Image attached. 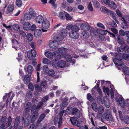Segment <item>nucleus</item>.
I'll list each match as a JSON object with an SVG mask.
<instances>
[{"instance_id":"58","label":"nucleus","mask_w":129,"mask_h":129,"mask_svg":"<svg viewBox=\"0 0 129 129\" xmlns=\"http://www.w3.org/2000/svg\"><path fill=\"white\" fill-rule=\"evenodd\" d=\"M6 119L7 117L5 116H3L1 120L0 121V122L2 123L1 124H5L6 122Z\"/></svg>"},{"instance_id":"51","label":"nucleus","mask_w":129,"mask_h":129,"mask_svg":"<svg viewBox=\"0 0 129 129\" xmlns=\"http://www.w3.org/2000/svg\"><path fill=\"white\" fill-rule=\"evenodd\" d=\"M68 102L67 100L63 101L61 105V107L62 108H64L66 107L68 105Z\"/></svg>"},{"instance_id":"21","label":"nucleus","mask_w":129,"mask_h":129,"mask_svg":"<svg viewBox=\"0 0 129 129\" xmlns=\"http://www.w3.org/2000/svg\"><path fill=\"white\" fill-rule=\"evenodd\" d=\"M108 7L112 9H115L117 8L115 3L113 1H111L108 5Z\"/></svg>"},{"instance_id":"52","label":"nucleus","mask_w":129,"mask_h":129,"mask_svg":"<svg viewBox=\"0 0 129 129\" xmlns=\"http://www.w3.org/2000/svg\"><path fill=\"white\" fill-rule=\"evenodd\" d=\"M34 86L35 87V89L36 90L38 91L39 92L42 91V89L41 86H40L37 84H35Z\"/></svg>"},{"instance_id":"22","label":"nucleus","mask_w":129,"mask_h":129,"mask_svg":"<svg viewBox=\"0 0 129 129\" xmlns=\"http://www.w3.org/2000/svg\"><path fill=\"white\" fill-rule=\"evenodd\" d=\"M68 110L70 111L71 110V113L73 115H75L78 111V109L77 108L74 107L73 108L71 107H70L68 108Z\"/></svg>"},{"instance_id":"9","label":"nucleus","mask_w":129,"mask_h":129,"mask_svg":"<svg viewBox=\"0 0 129 129\" xmlns=\"http://www.w3.org/2000/svg\"><path fill=\"white\" fill-rule=\"evenodd\" d=\"M81 28L84 31H88L90 30L91 27L88 23H83L81 24Z\"/></svg>"},{"instance_id":"25","label":"nucleus","mask_w":129,"mask_h":129,"mask_svg":"<svg viewBox=\"0 0 129 129\" xmlns=\"http://www.w3.org/2000/svg\"><path fill=\"white\" fill-rule=\"evenodd\" d=\"M13 47L15 48L17 47L18 45V42L15 39H12L11 40Z\"/></svg>"},{"instance_id":"31","label":"nucleus","mask_w":129,"mask_h":129,"mask_svg":"<svg viewBox=\"0 0 129 129\" xmlns=\"http://www.w3.org/2000/svg\"><path fill=\"white\" fill-rule=\"evenodd\" d=\"M127 23L125 21L122 22L121 26L122 28L125 29H127L128 28V25Z\"/></svg>"},{"instance_id":"7","label":"nucleus","mask_w":129,"mask_h":129,"mask_svg":"<svg viewBox=\"0 0 129 129\" xmlns=\"http://www.w3.org/2000/svg\"><path fill=\"white\" fill-rule=\"evenodd\" d=\"M69 35L70 37L73 39H77L79 37V33L76 32L70 31L69 32Z\"/></svg>"},{"instance_id":"40","label":"nucleus","mask_w":129,"mask_h":129,"mask_svg":"<svg viewBox=\"0 0 129 129\" xmlns=\"http://www.w3.org/2000/svg\"><path fill=\"white\" fill-rule=\"evenodd\" d=\"M33 70V66L30 65H29L27 67V71L28 74H31Z\"/></svg>"},{"instance_id":"43","label":"nucleus","mask_w":129,"mask_h":129,"mask_svg":"<svg viewBox=\"0 0 129 129\" xmlns=\"http://www.w3.org/2000/svg\"><path fill=\"white\" fill-rule=\"evenodd\" d=\"M103 90L104 92H106L108 95H109L110 90L107 87L105 88V86H104L103 87Z\"/></svg>"},{"instance_id":"19","label":"nucleus","mask_w":129,"mask_h":129,"mask_svg":"<svg viewBox=\"0 0 129 129\" xmlns=\"http://www.w3.org/2000/svg\"><path fill=\"white\" fill-rule=\"evenodd\" d=\"M42 31L41 29H36L34 32V35L35 37L39 38L41 36L42 34Z\"/></svg>"},{"instance_id":"61","label":"nucleus","mask_w":129,"mask_h":129,"mask_svg":"<svg viewBox=\"0 0 129 129\" xmlns=\"http://www.w3.org/2000/svg\"><path fill=\"white\" fill-rule=\"evenodd\" d=\"M125 31L124 32V30L122 29H120L119 31V34L120 35L121 37L124 36L125 35Z\"/></svg>"},{"instance_id":"41","label":"nucleus","mask_w":129,"mask_h":129,"mask_svg":"<svg viewBox=\"0 0 129 129\" xmlns=\"http://www.w3.org/2000/svg\"><path fill=\"white\" fill-rule=\"evenodd\" d=\"M105 106L107 108H109L110 106V103L108 99L103 100Z\"/></svg>"},{"instance_id":"42","label":"nucleus","mask_w":129,"mask_h":129,"mask_svg":"<svg viewBox=\"0 0 129 129\" xmlns=\"http://www.w3.org/2000/svg\"><path fill=\"white\" fill-rule=\"evenodd\" d=\"M124 119H123L124 123L127 124H129V117L128 116L125 115L124 117Z\"/></svg>"},{"instance_id":"62","label":"nucleus","mask_w":129,"mask_h":129,"mask_svg":"<svg viewBox=\"0 0 129 129\" xmlns=\"http://www.w3.org/2000/svg\"><path fill=\"white\" fill-rule=\"evenodd\" d=\"M46 85V83L45 80L42 81L41 83L40 86L42 88H45Z\"/></svg>"},{"instance_id":"34","label":"nucleus","mask_w":129,"mask_h":129,"mask_svg":"<svg viewBox=\"0 0 129 129\" xmlns=\"http://www.w3.org/2000/svg\"><path fill=\"white\" fill-rule=\"evenodd\" d=\"M25 19L28 20H30L32 18V17L29 13H25L24 15Z\"/></svg>"},{"instance_id":"26","label":"nucleus","mask_w":129,"mask_h":129,"mask_svg":"<svg viewBox=\"0 0 129 129\" xmlns=\"http://www.w3.org/2000/svg\"><path fill=\"white\" fill-rule=\"evenodd\" d=\"M66 12L65 11L60 12L59 14V17L60 19L63 20L65 18Z\"/></svg>"},{"instance_id":"6","label":"nucleus","mask_w":129,"mask_h":129,"mask_svg":"<svg viewBox=\"0 0 129 129\" xmlns=\"http://www.w3.org/2000/svg\"><path fill=\"white\" fill-rule=\"evenodd\" d=\"M28 58L30 60H32L36 56V51L31 50L30 51L27 52Z\"/></svg>"},{"instance_id":"10","label":"nucleus","mask_w":129,"mask_h":129,"mask_svg":"<svg viewBox=\"0 0 129 129\" xmlns=\"http://www.w3.org/2000/svg\"><path fill=\"white\" fill-rule=\"evenodd\" d=\"M121 47H123L118 48L117 49V51L119 53L122 54L123 53H126L125 48L127 47V45L121 46Z\"/></svg>"},{"instance_id":"54","label":"nucleus","mask_w":129,"mask_h":129,"mask_svg":"<svg viewBox=\"0 0 129 129\" xmlns=\"http://www.w3.org/2000/svg\"><path fill=\"white\" fill-rule=\"evenodd\" d=\"M16 4L19 7H21L22 5V2L21 0H16Z\"/></svg>"},{"instance_id":"17","label":"nucleus","mask_w":129,"mask_h":129,"mask_svg":"<svg viewBox=\"0 0 129 129\" xmlns=\"http://www.w3.org/2000/svg\"><path fill=\"white\" fill-rule=\"evenodd\" d=\"M36 20L37 22L40 24L42 23L44 20V17L42 16L38 15L36 17Z\"/></svg>"},{"instance_id":"60","label":"nucleus","mask_w":129,"mask_h":129,"mask_svg":"<svg viewBox=\"0 0 129 129\" xmlns=\"http://www.w3.org/2000/svg\"><path fill=\"white\" fill-rule=\"evenodd\" d=\"M43 62L45 64H50V61L47 58H45L43 59Z\"/></svg>"},{"instance_id":"39","label":"nucleus","mask_w":129,"mask_h":129,"mask_svg":"<svg viewBox=\"0 0 129 129\" xmlns=\"http://www.w3.org/2000/svg\"><path fill=\"white\" fill-rule=\"evenodd\" d=\"M82 35L83 38L86 39H88L89 37V34L88 33L85 31L82 33Z\"/></svg>"},{"instance_id":"32","label":"nucleus","mask_w":129,"mask_h":129,"mask_svg":"<svg viewBox=\"0 0 129 129\" xmlns=\"http://www.w3.org/2000/svg\"><path fill=\"white\" fill-rule=\"evenodd\" d=\"M92 2L93 5L95 8H98L100 7V5L98 1L94 0Z\"/></svg>"},{"instance_id":"38","label":"nucleus","mask_w":129,"mask_h":129,"mask_svg":"<svg viewBox=\"0 0 129 129\" xmlns=\"http://www.w3.org/2000/svg\"><path fill=\"white\" fill-rule=\"evenodd\" d=\"M64 57L66 59V61L67 62H70L72 60V57L71 55L69 54L65 55Z\"/></svg>"},{"instance_id":"15","label":"nucleus","mask_w":129,"mask_h":129,"mask_svg":"<svg viewBox=\"0 0 129 129\" xmlns=\"http://www.w3.org/2000/svg\"><path fill=\"white\" fill-rule=\"evenodd\" d=\"M66 31H63L62 30L60 31L59 34V39H59V41H61L63 39V38L66 36Z\"/></svg>"},{"instance_id":"12","label":"nucleus","mask_w":129,"mask_h":129,"mask_svg":"<svg viewBox=\"0 0 129 129\" xmlns=\"http://www.w3.org/2000/svg\"><path fill=\"white\" fill-rule=\"evenodd\" d=\"M117 101L119 103L121 107L123 108L125 106V102L123 100V98L121 96L118 98Z\"/></svg>"},{"instance_id":"5","label":"nucleus","mask_w":129,"mask_h":129,"mask_svg":"<svg viewBox=\"0 0 129 129\" xmlns=\"http://www.w3.org/2000/svg\"><path fill=\"white\" fill-rule=\"evenodd\" d=\"M49 47L53 49L57 48L58 46L59 43L56 40H50L49 41Z\"/></svg>"},{"instance_id":"47","label":"nucleus","mask_w":129,"mask_h":129,"mask_svg":"<svg viewBox=\"0 0 129 129\" xmlns=\"http://www.w3.org/2000/svg\"><path fill=\"white\" fill-rule=\"evenodd\" d=\"M79 30V28L78 26L75 25L72 27L71 31H73L74 32H76L78 33Z\"/></svg>"},{"instance_id":"33","label":"nucleus","mask_w":129,"mask_h":129,"mask_svg":"<svg viewBox=\"0 0 129 129\" xmlns=\"http://www.w3.org/2000/svg\"><path fill=\"white\" fill-rule=\"evenodd\" d=\"M97 31L100 34L103 35H106L107 33V31L106 30H104L102 29L97 30Z\"/></svg>"},{"instance_id":"50","label":"nucleus","mask_w":129,"mask_h":129,"mask_svg":"<svg viewBox=\"0 0 129 129\" xmlns=\"http://www.w3.org/2000/svg\"><path fill=\"white\" fill-rule=\"evenodd\" d=\"M87 99L90 102H92L94 99L92 98L90 93H88L87 94Z\"/></svg>"},{"instance_id":"2","label":"nucleus","mask_w":129,"mask_h":129,"mask_svg":"<svg viewBox=\"0 0 129 129\" xmlns=\"http://www.w3.org/2000/svg\"><path fill=\"white\" fill-rule=\"evenodd\" d=\"M36 110V109L33 108L32 109L31 112L33 116L29 120L28 119L29 115L27 116V117L24 120V126L26 127L27 126L30 122H34L38 117L39 114Z\"/></svg>"},{"instance_id":"23","label":"nucleus","mask_w":129,"mask_h":129,"mask_svg":"<svg viewBox=\"0 0 129 129\" xmlns=\"http://www.w3.org/2000/svg\"><path fill=\"white\" fill-rule=\"evenodd\" d=\"M65 66L66 63L65 61L61 60L58 61L57 67L62 68L64 67Z\"/></svg>"},{"instance_id":"36","label":"nucleus","mask_w":129,"mask_h":129,"mask_svg":"<svg viewBox=\"0 0 129 129\" xmlns=\"http://www.w3.org/2000/svg\"><path fill=\"white\" fill-rule=\"evenodd\" d=\"M12 121V118L11 116H9L7 118V123L6 124V126L8 127L11 124Z\"/></svg>"},{"instance_id":"3","label":"nucleus","mask_w":129,"mask_h":129,"mask_svg":"<svg viewBox=\"0 0 129 129\" xmlns=\"http://www.w3.org/2000/svg\"><path fill=\"white\" fill-rule=\"evenodd\" d=\"M45 55L48 58H51L54 56L55 59L59 60L61 58V55L60 53L58 52H55L53 53V54L50 51H47L45 53Z\"/></svg>"},{"instance_id":"55","label":"nucleus","mask_w":129,"mask_h":129,"mask_svg":"<svg viewBox=\"0 0 129 129\" xmlns=\"http://www.w3.org/2000/svg\"><path fill=\"white\" fill-rule=\"evenodd\" d=\"M13 28L14 30L16 31H18L20 29V27L19 25L17 24L14 25L13 26Z\"/></svg>"},{"instance_id":"1","label":"nucleus","mask_w":129,"mask_h":129,"mask_svg":"<svg viewBox=\"0 0 129 129\" xmlns=\"http://www.w3.org/2000/svg\"><path fill=\"white\" fill-rule=\"evenodd\" d=\"M112 56H114V58L113 59V62L117 66H121L124 64L122 61V58L125 60L129 59V55L125 53L122 54V57L117 53L115 52L111 53Z\"/></svg>"},{"instance_id":"16","label":"nucleus","mask_w":129,"mask_h":129,"mask_svg":"<svg viewBox=\"0 0 129 129\" xmlns=\"http://www.w3.org/2000/svg\"><path fill=\"white\" fill-rule=\"evenodd\" d=\"M31 26V25L29 22H25L23 25V28L25 30H28L30 29Z\"/></svg>"},{"instance_id":"27","label":"nucleus","mask_w":129,"mask_h":129,"mask_svg":"<svg viewBox=\"0 0 129 129\" xmlns=\"http://www.w3.org/2000/svg\"><path fill=\"white\" fill-rule=\"evenodd\" d=\"M46 114L45 113H43L40 116L38 120L37 121L38 123H40L42 121L46 116Z\"/></svg>"},{"instance_id":"20","label":"nucleus","mask_w":129,"mask_h":129,"mask_svg":"<svg viewBox=\"0 0 129 129\" xmlns=\"http://www.w3.org/2000/svg\"><path fill=\"white\" fill-rule=\"evenodd\" d=\"M100 10L103 13H106L107 14H109L111 11L108 10L106 7L104 6H102L100 8Z\"/></svg>"},{"instance_id":"35","label":"nucleus","mask_w":129,"mask_h":129,"mask_svg":"<svg viewBox=\"0 0 129 129\" xmlns=\"http://www.w3.org/2000/svg\"><path fill=\"white\" fill-rule=\"evenodd\" d=\"M14 9L13 5H9L7 7V11L10 12H12Z\"/></svg>"},{"instance_id":"48","label":"nucleus","mask_w":129,"mask_h":129,"mask_svg":"<svg viewBox=\"0 0 129 129\" xmlns=\"http://www.w3.org/2000/svg\"><path fill=\"white\" fill-rule=\"evenodd\" d=\"M123 73L127 75H129V68L125 67L123 69Z\"/></svg>"},{"instance_id":"63","label":"nucleus","mask_w":129,"mask_h":129,"mask_svg":"<svg viewBox=\"0 0 129 129\" xmlns=\"http://www.w3.org/2000/svg\"><path fill=\"white\" fill-rule=\"evenodd\" d=\"M30 46L32 48V49L31 50H33L35 51V47H36V45L35 42H31L30 44Z\"/></svg>"},{"instance_id":"30","label":"nucleus","mask_w":129,"mask_h":129,"mask_svg":"<svg viewBox=\"0 0 129 129\" xmlns=\"http://www.w3.org/2000/svg\"><path fill=\"white\" fill-rule=\"evenodd\" d=\"M26 38L28 41L30 42L33 40V35L31 34L28 33L26 35Z\"/></svg>"},{"instance_id":"4","label":"nucleus","mask_w":129,"mask_h":129,"mask_svg":"<svg viewBox=\"0 0 129 129\" xmlns=\"http://www.w3.org/2000/svg\"><path fill=\"white\" fill-rule=\"evenodd\" d=\"M118 43L121 46H124V45H127L125 43L123 37L120 35H118L117 38L116 39Z\"/></svg>"},{"instance_id":"64","label":"nucleus","mask_w":129,"mask_h":129,"mask_svg":"<svg viewBox=\"0 0 129 129\" xmlns=\"http://www.w3.org/2000/svg\"><path fill=\"white\" fill-rule=\"evenodd\" d=\"M88 10L90 11H93V9L92 5L91 3V2L89 3L88 5Z\"/></svg>"},{"instance_id":"53","label":"nucleus","mask_w":129,"mask_h":129,"mask_svg":"<svg viewBox=\"0 0 129 129\" xmlns=\"http://www.w3.org/2000/svg\"><path fill=\"white\" fill-rule=\"evenodd\" d=\"M52 38H53V39L57 41V42L61 41H59V36L57 34L56 35H53L52 36Z\"/></svg>"},{"instance_id":"14","label":"nucleus","mask_w":129,"mask_h":129,"mask_svg":"<svg viewBox=\"0 0 129 129\" xmlns=\"http://www.w3.org/2000/svg\"><path fill=\"white\" fill-rule=\"evenodd\" d=\"M20 118L19 116H17L15 120L14 125L15 128H17L19 126V124L20 123Z\"/></svg>"},{"instance_id":"45","label":"nucleus","mask_w":129,"mask_h":129,"mask_svg":"<svg viewBox=\"0 0 129 129\" xmlns=\"http://www.w3.org/2000/svg\"><path fill=\"white\" fill-rule=\"evenodd\" d=\"M30 110V109H27V108H25L23 113V116H24L25 115H28V116L29 115V116L31 117V116H30L29 114H28Z\"/></svg>"},{"instance_id":"13","label":"nucleus","mask_w":129,"mask_h":129,"mask_svg":"<svg viewBox=\"0 0 129 129\" xmlns=\"http://www.w3.org/2000/svg\"><path fill=\"white\" fill-rule=\"evenodd\" d=\"M104 116L105 119L107 121H112V116L111 114L108 112H107L106 113H105Z\"/></svg>"},{"instance_id":"8","label":"nucleus","mask_w":129,"mask_h":129,"mask_svg":"<svg viewBox=\"0 0 129 129\" xmlns=\"http://www.w3.org/2000/svg\"><path fill=\"white\" fill-rule=\"evenodd\" d=\"M70 121L71 123L73 125L77 127H79L80 123L79 121L77 120L76 118L75 117H72L70 119Z\"/></svg>"},{"instance_id":"56","label":"nucleus","mask_w":129,"mask_h":129,"mask_svg":"<svg viewBox=\"0 0 129 129\" xmlns=\"http://www.w3.org/2000/svg\"><path fill=\"white\" fill-rule=\"evenodd\" d=\"M28 87L29 89L31 91H33L34 90V86L33 84L31 83H29Z\"/></svg>"},{"instance_id":"24","label":"nucleus","mask_w":129,"mask_h":129,"mask_svg":"<svg viewBox=\"0 0 129 129\" xmlns=\"http://www.w3.org/2000/svg\"><path fill=\"white\" fill-rule=\"evenodd\" d=\"M30 79L29 77V75H26L24 78V83L26 84H28L30 81Z\"/></svg>"},{"instance_id":"57","label":"nucleus","mask_w":129,"mask_h":129,"mask_svg":"<svg viewBox=\"0 0 129 129\" xmlns=\"http://www.w3.org/2000/svg\"><path fill=\"white\" fill-rule=\"evenodd\" d=\"M109 14L112 16V18L115 20V21H116V20L117 19L116 16V14L113 11H111Z\"/></svg>"},{"instance_id":"37","label":"nucleus","mask_w":129,"mask_h":129,"mask_svg":"<svg viewBox=\"0 0 129 129\" xmlns=\"http://www.w3.org/2000/svg\"><path fill=\"white\" fill-rule=\"evenodd\" d=\"M59 61L56 59H53L52 63V66L55 68H56L58 65Z\"/></svg>"},{"instance_id":"28","label":"nucleus","mask_w":129,"mask_h":129,"mask_svg":"<svg viewBox=\"0 0 129 129\" xmlns=\"http://www.w3.org/2000/svg\"><path fill=\"white\" fill-rule=\"evenodd\" d=\"M28 13H29L32 17H34L36 15V13L34 11L33 9L31 8H29V11Z\"/></svg>"},{"instance_id":"11","label":"nucleus","mask_w":129,"mask_h":129,"mask_svg":"<svg viewBox=\"0 0 129 129\" xmlns=\"http://www.w3.org/2000/svg\"><path fill=\"white\" fill-rule=\"evenodd\" d=\"M42 27L45 29L48 28L49 26L50 23L49 21L47 19H45L42 23Z\"/></svg>"},{"instance_id":"49","label":"nucleus","mask_w":129,"mask_h":129,"mask_svg":"<svg viewBox=\"0 0 129 129\" xmlns=\"http://www.w3.org/2000/svg\"><path fill=\"white\" fill-rule=\"evenodd\" d=\"M91 106L92 109L95 111H98V107L97 105L95 103H92L91 104Z\"/></svg>"},{"instance_id":"29","label":"nucleus","mask_w":129,"mask_h":129,"mask_svg":"<svg viewBox=\"0 0 129 129\" xmlns=\"http://www.w3.org/2000/svg\"><path fill=\"white\" fill-rule=\"evenodd\" d=\"M121 20L123 21H125L129 23V15H125L122 17Z\"/></svg>"},{"instance_id":"44","label":"nucleus","mask_w":129,"mask_h":129,"mask_svg":"<svg viewBox=\"0 0 129 129\" xmlns=\"http://www.w3.org/2000/svg\"><path fill=\"white\" fill-rule=\"evenodd\" d=\"M98 113L99 115H101L103 113L104 111L103 107L102 106H100L98 109Z\"/></svg>"},{"instance_id":"18","label":"nucleus","mask_w":129,"mask_h":129,"mask_svg":"<svg viewBox=\"0 0 129 129\" xmlns=\"http://www.w3.org/2000/svg\"><path fill=\"white\" fill-rule=\"evenodd\" d=\"M58 51L62 55L65 54L68 52V50L67 49L63 47L59 48L58 49Z\"/></svg>"},{"instance_id":"46","label":"nucleus","mask_w":129,"mask_h":129,"mask_svg":"<svg viewBox=\"0 0 129 129\" xmlns=\"http://www.w3.org/2000/svg\"><path fill=\"white\" fill-rule=\"evenodd\" d=\"M55 72L53 70H49L47 72L48 75L49 76L53 77L55 75Z\"/></svg>"},{"instance_id":"59","label":"nucleus","mask_w":129,"mask_h":129,"mask_svg":"<svg viewBox=\"0 0 129 129\" xmlns=\"http://www.w3.org/2000/svg\"><path fill=\"white\" fill-rule=\"evenodd\" d=\"M117 15L120 17L121 18V19L123 17L122 16V15L121 12L119 10H117L116 11Z\"/></svg>"}]
</instances>
